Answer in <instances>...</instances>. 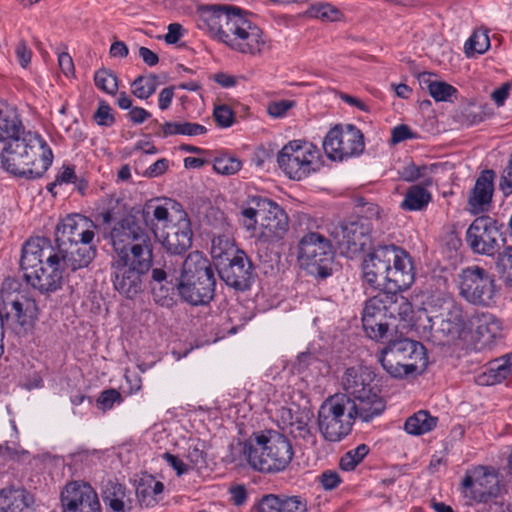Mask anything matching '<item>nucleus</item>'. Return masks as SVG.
<instances>
[{"label":"nucleus","mask_w":512,"mask_h":512,"mask_svg":"<svg viewBox=\"0 0 512 512\" xmlns=\"http://www.w3.org/2000/svg\"><path fill=\"white\" fill-rule=\"evenodd\" d=\"M144 223L166 252L181 255L192 246L191 222L181 204L151 200L142 208Z\"/></svg>","instance_id":"1"},{"label":"nucleus","mask_w":512,"mask_h":512,"mask_svg":"<svg viewBox=\"0 0 512 512\" xmlns=\"http://www.w3.org/2000/svg\"><path fill=\"white\" fill-rule=\"evenodd\" d=\"M363 278L372 287L386 291L408 289L415 280L411 256L396 245H380L362 264Z\"/></svg>","instance_id":"2"},{"label":"nucleus","mask_w":512,"mask_h":512,"mask_svg":"<svg viewBox=\"0 0 512 512\" xmlns=\"http://www.w3.org/2000/svg\"><path fill=\"white\" fill-rule=\"evenodd\" d=\"M52 160V151L41 136L24 129L9 141L2 153L5 170L27 179L42 177Z\"/></svg>","instance_id":"3"},{"label":"nucleus","mask_w":512,"mask_h":512,"mask_svg":"<svg viewBox=\"0 0 512 512\" xmlns=\"http://www.w3.org/2000/svg\"><path fill=\"white\" fill-rule=\"evenodd\" d=\"M243 455L255 470L280 472L290 464L294 451L286 436L274 430H265L254 433L244 443Z\"/></svg>","instance_id":"4"},{"label":"nucleus","mask_w":512,"mask_h":512,"mask_svg":"<svg viewBox=\"0 0 512 512\" xmlns=\"http://www.w3.org/2000/svg\"><path fill=\"white\" fill-rule=\"evenodd\" d=\"M181 299L193 306L209 304L215 295L216 278L209 259L200 251L188 254L176 285Z\"/></svg>","instance_id":"5"},{"label":"nucleus","mask_w":512,"mask_h":512,"mask_svg":"<svg viewBox=\"0 0 512 512\" xmlns=\"http://www.w3.org/2000/svg\"><path fill=\"white\" fill-rule=\"evenodd\" d=\"M376 357L384 371L395 379L422 372L428 363L424 345L409 338L390 340Z\"/></svg>","instance_id":"6"},{"label":"nucleus","mask_w":512,"mask_h":512,"mask_svg":"<svg viewBox=\"0 0 512 512\" xmlns=\"http://www.w3.org/2000/svg\"><path fill=\"white\" fill-rule=\"evenodd\" d=\"M149 230L144 223L142 209L116 221L110 230L113 256L153 257Z\"/></svg>","instance_id":"7"},{"label":"nucleus","mask_w":512,"mask_h":512,"mask_svg":"<svg viewBox=\"0 0 512 512\" xmlns=\"http://www.w3.org/2000/svg\"><path fill=\"white\" fill-rule=\"evenodd\" d=\"M153 257L113 256L110 262V280L114 289L126 299H134L146 285Z\"/></svg>","instance_id":"8"},{"label":"nucleus","mask_w":512,"mask_h":512,"mask_svg":"<svg viewBox=\"0 0 512 512\" xmlns=\"http://www.w3.org/2000/svg\"><path fill=\"white\" fill-rule=\"evenodd\" d=\"M348 413V396L345 394L331 395L322 402L317 413V425L326 441L340 442L351 433L354 420Z\"/></svg>","instance_id":"9"},{"label":"nucleus","mask_w":512,"mask_h":512,"mask_svg":"<svg viewBox=\"0 0 512 512\" xmlns=\"http://www.w3.org/2000/svg\"><path fill=\"white\" fill-rule=\"evenodd\" d=\"M252 17V13L241 9L236 19L229 24L222 42L237 53L255 57L263 54L267 39Z\"/></svg>","instance_id":"10"},{"label":"nucleus","mask_w":512,"mask_h":512,"mask_svg":"<svg viewBox=\"0 0 512 512\" xmlns=\"http://www.w3.org/2000/svg\"><path fill=\"white\" fill-rule=\"evenodd\" d=\"M333 250L330 241L323 235L310 232L299 242L298 260L309 274L322 279L332 273Z\"/></svg>","instance_id":"11"},{"label":"nucleus","mask_w":512,"mask_h":512,"mask_svg":"<svg viewBox=\"0 0 512 512\" xmlns=\"http://www.w3.org/2000/svg\"><path fill=\"white\" fill-rule=\"evenodd\" d=\"M319 150L306 141L293 140L278 153L280 169L293 180H302L316 170Z\"/></svg>","instance_id":"12"},{"label":"nucleus","mask_w":512,"mask_h":512,"mask_svg":"<svg viewBox=\"0 0 512 512\" xmlns=\"http://www.w3.org/2000/svg\"><path fill=\"white\" fill-rule=\"evenodd\" d=\"M460 295L469 303L490 307L495 304L497 285L495 276L482 267L470 266L462 270Z\"/></svg>","instance_id":"13"},{"label":"nucleus","mask_w":512,"mask_h":512,"mask_svg":"<svg viewBox=\"0 0 512 512\" xmlns=\"http://www.w3.org/2000/svg\"><path fill=\"white\" fill-rule=\"evenodd\" d=\"M365 148L362 132L352 124L344 127L336 125L329 130L323 140V149L328 158L343 161L359 156Z\"/></svg>","instance_id":"14"},{"label":"nucleus","mask_w":512,"mask_h":512,"mask_svg":"<svg viewBox=\"0 0 512 512\" xmlns=\"http://www.w3.org/2000/svg\"><path fill=\"white\" fill-rule=\"evenodd\" d=\"M499 491L496 474L484 466L467 470L461 483L466 504L486 503Z\"/></svg>","instance_id":"15"},{"label":"nucleus","mask_w":512,"mask_h":512,"mask_svg":"<svg viewBox=\"0 0 512 512\" xmlns=\"http://www.w3.org/2000/svg\"><path fill=\"white\" fill-rule=\"evenodd\" d=\"M240 11L241 8L227 4L199 5L195 11L197 26L222 42L229 24Z\"/></svg>","instance_id":"16"},{"label":"nucleus","mask_w":512,"mask_h":512,"mask_svg":"<svg viewBox=\"0 0 512 512\" xmlns=\"http://www.w3.org/2000/svg\"><path fill=\"white\" fill-rule=\"evenodd\" d=\"M226 260L227 263L218 265L221 280L237 291L249 290L256 277L251 259L243 250L238 249Z\"/></svg>","instance_id":"17"},{"label":"nucleus","mask_w":512,"mask_h":512,"mask_svg":"<svg viewBox=\"0 0 512 512\" xmlns=\"http://www.w3.org/2000/svg\"><path fill=\"white\" fill-rule=\"evenodd\" d=\"M96 225L89 218L69 215L56 227L55 242L58 247L72 244H91L95 239Z\"/></svg>","instance_id":"18"},{"label":"nucleus","mask_w":512,"mask_h":512,"mask_svg":"<svg viewBox=\"0 0 512 512\" xmlns=\"http://www.w3.org/2000/svg\"><path fill=\"white\" fill-rule=\"evenodd\" d=\"M498 235L489 217H479L468 227L466 242L474 253L492 256L500 248Z\"/></svg>","instance_id":"19"},{"label":"nucleus","mask_w":512,"mask_h":512,"mask_svg":"<svg viewBox=\"0 0 512 512\" xmlns=\"http://www.w3.org/2000/svg\"><path fill=\"white\" fill-rule=\"evenodd\" d=\"M361 320L366 336L376 342L382 341L391 328L397 329V325L390 321L385 306L377 295L365 302Z\"/></svg>","instance_id":"20"},{"label":"nucleus","mask_w":512,"mask_h":512,"mask_svg":"<svg viewBox=\"0 0 512 512\" xmlns=\"http://www.w3.org/2000/svg\"><path fill=\"white\" fill-rule=\"evenodd\" d=\"M3 304L6 311L3 316L4 328L7 327L13 330L16 329V326L25 328L37 318L38 308L35 300L22 293L9 294L3 297Z\"/></svg>","instance_id":"21"},{"label":"nucleus","mask_w":512,"mask_h":512,"mask_svg":"<svg viewBox=\"0 0 512 512\" xmlns=\"http://www.w3.org/2000/svg\"><path fill=\"white\" fill-rule=\"evenodd\" d=\"M63 512H101L97 493L84 482H71L61 493Z\"/></svg>","instance_id":"22"},{"label":"nucleus","mask_w":512,"mask_h":512,"mask_svg":"<svg viewBox=\"0 0 512 512\" xmlns=\"http://www.w3.org/2000/svg\"><path fill=\"white\" fill-rule=\"evenodd\" d=\"M331 236L341 250L357 253L369 245L370 228L363 220L343 222L333 229Z\"/></svg>","instance_id":"23"},{"label":"nucleus","mask_w":512,"mask_h":512,"mask_svg":"<svg viewBox=\"0 0 512 512\" xmlns=\"http://www.w3.org/2000/svg\"><path fill=\"white\" fill-rule=\"evenodd\" d=\"M349 417L355 421L370 423L380 417L386 409V402L376 388L354 398L348 396Z\"/></svg>","instance_id":"24"},{"label":"nucleus","mask_w":512,"mask_h":512,"mask_svg":"<svg viewBox=\"0 0 512 512\" xmlns=\"http://www.w3.org/2000/svg\"><path fill=\"white\" fill-rule=\"evenodd\" d=\"M62 267L59 255L50 254L47 256L45 264L40 265L38 271L30 275L26 282L42 294L53 293L61 288Z\"/></svg>","instance_id":"25"},{"label":"nucleus","mask_w":512,"mask_h":512,"mask_svg":"<svg viewBox=\"0 0 512 512\" xmlns=\"http://www.w3.org/2000/svg\"><path fill=\"white\" fill-rule=\"evenodd\" d=\"M470 316L471 314L465 312L460 304L450 302L446 312L442 314L436 332L446 338V341L459 339L464 333L469 332Z\"/></svg>","instance_id":"26"},{"label":"nucleus","mask_w":512,"mask_h":512,"mask_svg":"<svg viewBox=\"0 0 512 512\" xmlns=\"http://www.w3.org/2000/svg\"><path fill=\"white\" fill-rule=\"evenodd\" d=\"M97 253V246L93 242L91 244H72L58 247L56 255H59V261L63 268L76 271L86 268L94 260Z\"/></svg>","instance_id":"27"},{"label":"nucleus","mask_w":512,"mask_h":512,"mask_svg":"<svg viewBox=\"0 0 512 512\" xmlns=\"http://www.w3.org/2000/svg\"><path fill=\"white\" fill-rule=\"evenodd\" d=\"M375 375L365 366L349 367L345 370L341 385L345 391V395L354 398L365 394L367 391L376 389L373 386Z\"/></svg>","instance_id":"28"},{"label":"nucleus","mask_w":512,"mask_h":512,"mask_svg":"<svg viewBox=\"0 0 512 512\" xmlns=\"http://www.w3.org/2000/svg\"><path fill=\"white\" fill-rule=\"evenodd\" d=\"M495 172L487 169L481 172L471 190L468 203L474 213L488 211L494 192Z\"/></svg>","instance_id":"29"},{"label":"nucleus","mask_w":512,"mask_h":512,"mask_svg":"<svg viewBox=\"0 0 512 512\" xmlns=\"http://www.w3.org/2000/svg\"><path fill=\"white\" fill-rule=\"evenodd\" d=\"M33 494L22 486H7L0 490L1 512H34Z\"/></svg>","instance_id":"30"},{"label":"nucleus","mask_w":512,"mask_h":512,"mask_svg":"<svg viewBox=\"0 0 512 512\" xmlns=\"http://www.w3.org/2000/svg\"><path fill=\"white\" fill-rule=\"evenodd\" d=\"M49 241L46 238L36 237L27 240L21 251L20 269L25 281L33 275L40 265H43L44 250L48 248Z\"/></svg>","instance_id":"31"},{"label":"nucleus","mask_w":512,"mask_h":512,"mask_svg":"<svg viewBox=\"0 0 512 512\" xmlns=\"http://www.w3.org/2000/svg\"><path fill=\"white\" fill-rule=\"evenodd\" d=\"M396 292L397 291H387L385 293H379L377 296L381 299L382 305L385 306V310L391 322L396 319L403 322L411 321L414 314L412 304L406 297Z\"/></svg>","instance_id":"32"},{"label":"nucleus","mask_w":512,"mask_h":512,"mask_svg":"<svg viewBox=\"0 0 512 512\" xmlns=\"http://www.w3.org/2000/svg\"><path fill=\"white\" fill-rule=\"evenodd\" d=\"M103 501L108 512H126L132 509V499L126 494L124 485L108 481L103 490Z\"/></svg>","instance_id":"33"},{"label":"nucleus","mask_w":512,"mask_h":512,"mask_svg":"<svg viewBox=\"0 0 512 512\" xmlns=\"http://www.w3.org/2000/svg\"><path fill=\"white\" fill-rule=\"evenodd\" d=\"M267 212L268 214L264 219V223L262 224L264 226L266 235L276 240L283 238L288 230L289 221L287 214L272 200Z\"/></svg>","instance_id":"34"},{"label":"nucleus","mask_w":512,"mask_h":512,"mask_svg":"<svg viewBox=\"0 0 512 512\" xmlns=\"http://www.w3.org/2000/svg\"><path fill=\"white\" fill-rule=\"evenodd\" d=\"M475 331L479 337L486 340L495 338L500 330V322L496 317L487 312H476L470 316L469 332Z\"/></svg>","instance_id":"35"},{"label":"nucleus","mask_w":512,"mask_h":512,"mask_svg":"<svg viewBox=\"0 0 512 512\" xmlns=\"http://www.w3.org/2000/svg\"><path fill=\"white\" fill-rule=\"evenodd\" d=\"M512 372V353L489 362L480 379L486 385H494L505 380Z\"/></svg>","instance_id":"36"},{"label":"nucleus","mask_w":512,"mask_h":512,"mask_svg":"<svg viewBox=\"0 0 512 512\" xmlns=\"http://www.w3.org/2000/svg\"><path fill=\"white\" fill-rule=\"evenodd\" d=\"M164 485L152 476L140 479L136 487L137 500L142 507H153L158 502L157 497L163 492Z\"/></svg>","instance_id":"37"},{"label":"nucleus","mask_w":512,"mask_h":512,"mask_svg":"<svg viewBox=\"0 0 512 512\" xmlns=\"http://www.w3.org/2000/svg\"><path fill=\"white\" fill-rule=\"evenodd\" d=\"M433 76L435 75L432 73L422 72L419 74L418 80L422 88L428 89L429 94L435 101H449L451 97L457 94L455 87L444 81L433 80Z\"/></svg>","instance_id":"38"},{"label":"nucleus","mask_w":512,"mask_h":512,"mask_svg":"<svg viewBox=\"0 0 512 512\" xmlns=\"http://www.w3.org/2000/svg\"><path fill=\"white\" fill-rule=\"evenodd\" d=\"M438 422L437 417H433L428 411L420 410L408 417L404 424V429L411 435H422L432 431Z\"/></svg>","instance_id":"39"},{"label":"nucleus","mask_w":512,"mask_h":512,"mask_svg":"<svg viewBox=\"0 0 512 512\" xmlns=\"http://www.w3.org/2000/svg\"><path fill=\"white\" fill-rule=\"evenodd\" d=\"M22 130V121L15 109H0V141L11 140Z\"/></svg>","instance_id":"40"},{"label":"nucleus","mask_w":512,"mask_h":512,"mask_svg":"<svg viewBox=\"0 0 512 512\" xmlns=\"http://www.w3.org/2000/svg\"><path fill=\"white\" fill-rule=\"evenodd\" d=\"M271 200L261 197L252 196L247 201V206L241 210V221L248 230H253L257 224V215L261 210H268Z\"/></svg>","instance_id":"41"},{"label":"nucleus","mask_w":512,"mask_h":512,"mask_svg":"<svg viewBox=\"0 0 512 512\" xmlns=\"http://www.w3.org/2000/svg\"><path fill=\"white\" fill-rule=\"evenodd\" d=\"M207 132L205 126L191 122H165L161 125V132L156 133L162 138L172 135L197 136Z\"/></svg>","instance_id":"42"},{"label":"nucleus","mask_w":512,"mask_h":512,"mask_svg":"<svg viewBox=\"0 0 512 512\" xmlns=\"http://www.w3.org/2000/svg\"><path fill=\"white\" fill-rule=\"evenodd\" d=\"M431 200V194L420 185L409 187L400 205L406 211H419L424 209Z\"/></svg>","instance_id":"43"},{"label":"nucleus","mask_w":512,"mask_h":512,"mask_svg":"<svg viewBox=\"0 0 512 512\" xmlns=\"http://www.w3.org/2000/svg\"><path fill=\"white\" fill-rule=\"evenodd\" d=\"M305 15L324 22H338L344 20L343 12L328 2H317L310 5L305 11Z\"/></svg>","instance_id":"44"},{"label":"nucleus","mask_w":512,"mask_h":512,"mask_svg":"<svg viewBox=\"0 0 512 512\" xmlns=\"http://www.w3.org/2000/svg\"><path fill=\"white\" fill-rule=\"evenodd\" d=\"M490 47V39L487 30H475L464 45V51L467 57H473L475 54H483Z\"/></svg>","instance_id":"45"},{"label":"nucleus","mask_w":512,"mask_h":512,"mask_svg":"<svg viewBox=\"0 0 512 512\" xmlns=\"http://www.w3.org/2000/svg\"><path fill=\"white\" fill-rule=\"evenodd\" d=\"M132 94L139 99H148L157 89V76H138L131 84Z\"/></svg>","instance_id":"46"},{"label":"nucleus","mask_w":512,"mask_h":512,"mask_svg":"<svg viewBox=\"0 0 512 512\" xmlns=\"http://www.w3.org/2000/svg\"><path fill=\"white\" fill-rule=\"evenodd\" d=\"M95 86L109 95H115L118 91V78L114 72L102 68L94 75Z\"/></svg>","instance_id":"47"},{"label":"nucleus","mask_w":512,"mask_h":512,"mask_svg":"<svg viewBox=\"0 0 512 512\" xmlns=\"http://www.w3.org/2000/svg\"><path fill=\"white\" fill-rule=\"evenodd\" d=\"M369 447L360 444L356 448L346 452L340 459L339 466L344 471H352L368 454Z\"/></svg>","instance_id":"48"},{"label":"nucleus","mask_w":512,"mask_h":512,"mask_svg":"<svg viewBox=\"0 0 512 512\" xmlns=\"http://www.w3.org/2000/svg\"><path fill=\"white\" fill-rule=\"evenodd\" d=\"M242 167V162L231 155H221L214 159V170L222 175H232L237 173Z\"/></svg>","instance_id":"49"},{"label":"nucleus","mask_w":512,"mask_h":512,"mask_svg":"<svg viewBox=\"0 0 512 512\" xmlns=\"http://www.w3.org/2000/svg\"><path fill=\"white\" fill-rule=\"evenodd\" d=\"M290 432L295 436L302 439L312 437L310 427L308 425L310 417L309 413H298L295 418L291 417Z\"/></svg>","instance_id":"50"},{"label":"nucleus","mask_w":512,"mask_h":512,"mask_svg":"<svg viewBox=\"0 0 512 512\" xmlns=\"http://www.w3.org/2000/svg\"><path fill=\"white\" fill-rule=\"evenodd\" d=\"M213 117L217 125L221 128H228L235 122V115L232 109L223 104L214 108Z\"/></svg>","instance_id":"51"},{"label":"nucleus","mask_w":512,"mask_h":512,"mask_svg":"<svg viewBox=\"0 0 512 512\" xmlns=\"http://www.w3.org/2000/svg\"><path fill=\"white\" fill-rule=\"evenodd\" d=\"M123 400L122 395L116 389H107L100 393L97 399V407L102 411L109 410L115 403H121Z\"/></svg>","instance_id":"52"},{"label":"nucleus","mask_w":512,"mask_h":512,"mask_svg":"<svg viewBox=\"0 0 512 512\" xmlns=\"http://www.w3.org/2000/svg\"><path fill=\"white\" fill-rule=\"evenodd\" d=\"M429 167L426 165L417 166L411 162L404 166L399 172L401 179L407 182H414L420 178H424L427 174Z\"/></svg>","instance_id":"53"},{"label":"nucleus","mask_w":512,"mask_h":512,"mask_svg":"<svg viewBox=\"0 0 512 512\" xmlns=\"http://www.w3.org/2000/svg\"><path fill=\"white\" fill-rule=\"evenodd\" d=\"M255 508L258 512H281V497L274 494L264 495Z\"/></svg>","instance_id":"54"},{"label":"nucleus","mask_w":512,"mask_h":512,"mask_svg":"<svg viewBox=\"0 0 512 512\" xmlns=\"http://www.w3.org/2000/svg\"><path fill=\"white\" fill-rule=\"evenodd\" d=\"M93 118L100 126H111L115 122L111 107L105 102L100 101Z\"/></svg>","instance_id":"55"},{"label":"nucleus","mask_w":512,"mask_h":512,"mask_svg":"<svg viewBox=\"0 0 512 512\" xmlns=\"http://www.w3.org/2000/svg\"><path fill=\"white\" fill-rule=\"evenodd\" d=\"M281 512H307V505L299 496L281 497Z\"/></svg>","instance_id":"56"},{"label":"nucleus","mask_w":512,"mask_h":512,"mask_svg":"<svg viewBox=\"0 0 512 512\" xmlns=\"http://www.w3.org/2000/svg\"><path fill=\"white\" fill-rule=\"evenodd\" d=\"M499 189L505 197L512 195V153L507 166L504 168L499 180Z\"/></svg>","instance_id":"57"},{"label":"nucleus","mask_w":512,"mask_h":512,"mask_svg":"<svg viewBox=\"0 0 512 512\" xmlns=\"http://www.w3.org/2000/svg\"><path fill=\"white\" fill-rule=\"evenodd\" d=\"M152 294L154 300L162 306H169L173 300L171 296V289L164 287L163 284H159V288H157L156 285H153Z\"/></svg>","instance_id":"58"},{"label":"nucleus","mask_w":512,"mask_h":512,"mask_svg":"<svg viewBox=\"0 0 512 512\" xmlns=\"http://www.w3.org/2000/svg\"><path fill=\"white\" fill-rule=\"evenodd\" d=\"M15 54H16V57L18 59L19 64L23 68H26L29 65L30 61H31L32 51L27 46L25 41H19L18 42V44H17V46L15 48Z\"/></svg>","instance_id":"59"},{"label":"nucleus","mask_w":512,"mask_h":512,"mask_svg":"<svg viewBox=\"0 0 512 512\" xmlns=\"http://www.w3.org/2000/svg\"><path fill=\"white\" fill-rule=\"evenodd\" d=\"M414 137L413 132L407 125H398L393 128L391 141L394 144L400 143L406 139H411Z\"/></svg>","instance_id":"60"},{"label":"nucleus","mask_w":512,"mask_h":512,"mask_svg":"<svg viewBox=\"0 0 512 512\" xmlns=\"http://www.w3.org/2000/svg\"><path fill=\"white\" fill-rule=\"evenodd\" d=\"M231 500L234 505L241 506L247 500V490L244 485H233L229 488Z\"/></svg>","instance_id":"61"},{"label":"nucleus","mask_w":512,"mask_h":512,"mask_svg":"<svg viewBox=\"0 0 512 512\" xmlns=\"http://www.w3.org/2000/svg\"><path fill=\"white\" fill-rule=\"evenodd\" d=\"M0 452L8 455L11 459L21 460L28 456V451L16 446L15 444L11 445H0Z\"/></svg>","instance_id":"62"},{"label":"nucleus","mask_w":512,"mask_h":512,"mask_svg":"<svg viewBox=\"0 0 512 512\" xmlns=\"http://www.w3.org/2000/svg\"><path fill=\"white\" fill-rule=\"evenodd\" d=\"M292 107V102L282 100L273 102L268 106V113L273 117L283 116Z\"/></svg>","instance_id":"63"},{"label":"nucleus","mask_w":512,"mask_h":512,"mask_svg":"<svg viewBox=\"0 0 512 512\" xmlns=\"http://www.w3.org/2000/svg\"><path fill=\"white\" fill-rule=\"evenodd\" d=\"M499 260L504 269L507 270V278L512 285V247H507L504 252L500 254Z\"/></svg>","instance_id":"64"}]
</instances>
